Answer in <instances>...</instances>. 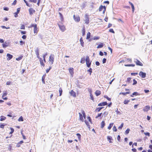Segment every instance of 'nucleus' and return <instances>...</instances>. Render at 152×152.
I'll list each match as a JSON object with an SVG mask.
<instances>
[{
  "mask_svg": "<svg viewBox=\"0 0 152 152\" xmlns=\"http://www.w3.org/2000/svg\"><path fill=\"white\" fill-rule=\"evenodd\" d=\"M69 71L71 74V76L72 77L74 74L73 69V68H70L69 69Z\"/></svg>",
  "mask_w": 152,
  "mask_h": 152,
  "instance_id": "f8f14e48",
  "label": "nucleus"
},
{
  "mask_svg": "<svg viewBox=\"0 0 152 152\" xmlns=\"http://www.w3.org/2000/svg\"><path fill=\"white\" fill-rule=\"evenodd\" d=\"M5 43L6 42H5V43H3L2 44L3 47L4 48H5L7 46V45H6Z\"/></svg>",
  "mask_w": 152,
  "mask_h": 152,
  "instance_id": "ea45409f",
  "label": "nucleus"
},
{
  "mask_svg": "<svg viewBox=\"0 0 152 152\" xmlns=\"http://www.w3.org/2000/svg\"><path fill=\"white\" fill-rule=\"evenodd\" d=\"M59 92L60 93L59 96H60L61 95L62 93V90L61 88H60L59 89Z\"/></svg>",
  "mask_w": 152,
  "mask_h": 152,
  "instance_id": "c756f323",
  "label": "nucleus"
},
{
  "mask_svg": "<svg viewBox=\"0 0 152 152\" xmlns=\"http://www.w3.org/2000/svg\"><path fill=\"white\" fill-rule=\"evenodd\" d=\"M103 10V14H104V12L106 11V7L105 6H103L102 5L100 6L99 8V11H102Z\"/></svg>",
  "mask_w": 152,
  "mask_h": 152,
  "instance_id": "7ed1b4c3",
  "label": "nucleus"
},
{
  "mask_svg": "<svg viewBox=\"0 0 152 152\" xmlns=\"http://www.w3.org/2000/svg\"><path fill=\"white\" fill-rule=\"evenodd\" d=\"M20 28L21 29H25V27L24 25H22L20 27Z\"/></svg>",
  "mask_w": 152,
  "mask_h": 152,
  "instance_id": "a19ab883",
  "label": "nucleus"
},
{
  "mask_svg": "<svg viewBox=\"0 0 152 152\" xmlns=\"http://www.w3.org/2000/svg\"><path fill=\"white\" fill-rule=\"evenodd\" d=\"M44 80H45V77H43V76L42 78V80L43 83L44 84L45 83V81Z\"/></svg>",
  "mask_w": 152,
  "mask_h": 152,
  "instance_id": "13d9d810",
  "label": "nucleus"
},
{
  "mask_svg": "<svg viewBox=\"0 0 152 152\" xmlns=\"http://www.w3.org/2000/svg\"><path fill=\"white\" fill-rule=\"evenodd\" d=\"M130 131V129H126V130L125 131V133L126 134H128L129 133Z\"/></svg>",
  "mask_w": 152,
  "mask_h": 152,
  "instance_id": "49530a36",
  "label": "nucleus"
},
{
  "mask_svg": "<svg viewBox=\"0 0 152 152\" xmlns=\"http://www.w3.org/2000/svg\"><path fill=\"white\" fill-rule=\"evenodd\" d=\"M5 125L3 124H1L0 125V127L1 128H4V126Z\"/></svg>",
  "mask_w": 152,
  "mask_h": 152,
  "instance_id": "774afa93",
  "label": "nucleus"
},
{
  "mask_svg": "<svg viewBox=\"0 0 152 152\" xmlns=\"http://www.w3.org/2000/svg\"><path fill=\"white\" fill-rule=\"evenodd\" d=\"M84 21L85 23L86 24H88L89 23L88 16L87 14H86L85 15Z\"/></svg>",
  "mask_w": 152,
  "mask_h": 152,
  "instance_id": "0eeeda50",
  "label": "nucleus"
},
{
  "mask_svg": "<svg viewBox=\"0 0 152 152\" xmlns=\"http://www.w3.org/2000/svg\"><path fill=\"white\" fill-rule=\"evenodd\" d=\"M129 92H126L125 93H123V92L120 93L119 94H122L124 95H126V94H129Z\"/></svg>",
  "mask_w": 152,
  "mask_h": 152,
  "instance_id": "7c9ffc66",
  "label": "nucleus"
},
{
  "mask_svg": "<svg viewBox=\"0 0 152 152\" xmlns=\"http://www.w3.org/2000/svg\"><path fill=\"white\" fill-rule=\"evenodd\" d=\"M20 31L21 33L22 34H25L26 33V31H22L20 30Z\"/></svg>",
  "mask_w": 152,
  "mask_h": 152,
  "instance_id": "6e6d98bb",
  "label": "nucleus"
},
{
  "mask_svg": "<svg viewBox=\"0 0 152 152\" xmlns=\"http://www.w3.org/2000/svg\"><path fill=\"white\" fill-rule=\"evenodd\" d=\"M86 60L85 57H83L81 59L80 62L82 64H84Z\"/></svg>",
  "mask_w": 152,
  "mask_h": 152,
  "instance_id": "aec40b11",
  "label": "nucleus"
},
{
  "mask_svg": "<svg viewBox=\"0 0 152 152\" xmlns=\"http://www.w3.org/2000/svg\"><path fill=\"white\" fill-rule=\"evenodd\" d=\"M95 94L97 96L101 94V91L98 90H97L95 92Z\"/></svg>",
  "mask_w": 152,
  "mask_h": 152,
  "instance_id": "a211bd4d",
  "label": "nucleus"
},
{
  "mask_svg": "<svg viewBox=\"0 0 152 152\" xmlns=\"http://www.w3.org/2000/svg\"><path fill=\"white\" fill-rule=\"evenodd\" d=\"M12 147V146L11 145H9V146L8 147V148L10 151L11 150Z\"/></svg>",
  "mask_w": 152,
  "mask_h": 152,
  "instance_id": "de8ad7c7",
  "label": "nucleus"
},
{
  "mask_svg": "<svg viewBox=\"0 0 152 152\" xmlns=\"http://www.w3.org/2000/svg\"><path fill=\"white\" fill-rule=\"evenodd\" d=\"M20 11V8H18L17 9V12L14 13V14L15 15L14 16L15 18H17L18 17V14L19 13Z\"/></svg>",
  "mask_w": 152,
  "mask_h": 152,
  "instance_id": "4468645a",
  "label": "nucleus"
},
{
  "mask_svg": "<svg viewBox=\"0 0 152 152\" xmlns=\"http://www.w3.org/2000/svg\"><path fill=\"white\" fill-rule=\"evenodd\" d=\"M139 75L142 78H144L145 77L146 74L145 73L141 71L139 73Z\"/></svg>",
  "mask_w": 152,
  "mask_h": 152,
  "instance_id": "1a4fd4ad",
  "label": "nucleus"
},
{
  "mask_svg": "<svg viewBox=\"0 0 152 152\" xmlns=\"http://www.w3.org/2000/svg\"><path fill=\"white\" fill-rule=\"evenodd\" d=\"M25 44V42H23V41H20V45H22L23 44Z\"/></svg>",
  "mask_w": 152,
  "mask_h": 152,
  "instance_id": "69168bd1",
  "label": "nucleus"
},
{
  "mask_svg": "<svg viewBox=\"0 0 152 152\" xmlns=\"http://www.w3.org/2000/svg\"><path fill=\"white\" fill-rule=\"evenodd\" d=\"M10 129L11 130V132L10 133V134H12L14 132V129L12 128L11 127Z\"/></svg>",
  "mask_w": 152,
  "mask_h": 152,
  "instance_id": "e433bc0d",
  "label": "nucleus"
},
{
  "mask_svg": "<svg viewBox=\"0 0 152 152\" xmlns=\"http://www.w3.org/2000/svg\"><path fill=\"white\" fill-rule=\"evenodd\" d=\"M113 130L114 131L116 132L117 131V129L116 128V127L114 126L113 127Z\"/></svg>",
  "mask_w": 152,
  "mask_h": 152,
  "instance_id": "37998d69",
  "label": "nucleus"
},
{
  "mask_svg": "<svg viewBox=\"0 0 152 152\" xmlns=\"http://www.w3.org/2000/svg\"><path fill=\"white\" fill-rule=\"evenodd\" d=\"M132 12H134V5H132Z\"/></svg>",
  "mask_w": 152,
  "mask_h": 152,
  "instance_id": "338daca9",
  "label": "nucleus"
},
{
  "mask_svg": "<svg viewBox=\"0 0 152 152\" xmlns=\"http://www.w3.org/2000/svg\"><path fill=\"white\" fill-rule=\"evenodd\" d=\"M11 84V82L10 81H8L6 83V84L7 85H10Z\"/></svg>",
  "mask_w": 152,
  "mask_h": 152,
  "instance_id": "5fc2aeb1",
  "label": "nucleus"
},
{
  "mask_svg": "<svg viewBox=\"0 0 152 152\" xmlns=\"http://www.w3.org/2000/svg\"><path fill=\"white\" fill-rule=\"evenodd\" d=\"M73 18L75 21L77 22H78L80 21V18L79 16H75V15H74Z\"/></svg>",
  "mask_w": 152,
  "mask_h": 152,
  "instance_id": "423d86ee",
  "label": "nucleus"
},
{
  "mask_svg": "<svg viewBox=\"0 0 152 152\" xmlns=\"http://www.w3.org/2000/svg\"><path fill=\"white\" fill-rule=\"evenodd\" d=\"M106 59L105 58H104L103 59L102 63L103 64H104L106 63Z\"/></svg>",
  "mask_w": 152,
  "mask_h": 152,
  "instance_id": "864d4df0",
  "label": "nucleus"
},
{
  "mask_svg": "<svg viewBox=\"0 0 152 152\" xmlns=\"http://www.w3.org/2000/svg\"><path fill=\"white\" fill-rule=\"evenodd\" d=\"M29 15L31 16L35 12V11L33 8H30L28 10Z\"/></svg>",
  "mask_w": 152,
  "mask_h": 152,
  "instance_id": "20e7f679",
  "label": "nucleus"
},
{
  "mask_svg": "<svg viewBox=\"0 0 152 152\" xmlns=\"http://www.w3.org/2000/svg\"><path fill=\"white\" fill-rule=\"evenodd\" d=\"M37 26H35V27H34V33L37 34Z\"/></svg>",
  "mask_w": 152,
  "mask_h": 152,
  "instance_id": "412c9836",
  "label": "nucleus"
},
{
  "mask_svg": "<svg viewBox=\"0 0 152 152\" xmlns=\"http://www.w3.org/2000/svg\"><path fill=\"white\" fill-rule=\"evenodd\" d=\"M101 127L102 128H103L105 125V123L104 121H103L101 123Z\"/></svg>",
  "mask_w": 152,
  "mask_h": 152,
  "instance_id": "bb28decb",
  "label": "nucleus"
},
{
  "mask_svg": "<svg viewBox=\"0 0 152 152\" xmlns=\"http://www.w3.org/2000/svg\"><path fill=\"white\" fill-rule=\"evenodd\" d=\"M123 125H124V123H122L121 124V126L118 127V129H122V128L123 126Z\"/></svg>",
  "mask_w": 152,
  "mask_h": 152,
  "instance_id": "4c0bfd02",
  "label": "nucleus"
},
{
  "mask_svg": "<svg viewBox=\"0 0 152 152\" xmlns=\"http://www.w3.org/2000/svg\"><path fill=\"white\" fill-rule=\"evenodd\" d=\"M70 94L74 97L76 96L75 93L74 91L73 90H72L70 92Z\"/></svg>",
  "mask_w": 152,
  "mask_h": 152,
  "instance_id": "f3484780",
  "label": "nucleus"
},
{
  "mask_svg": "<svg viewBox=\"0 0 152 152\" xmlns=\"http://www.w3.org/2000/svg\"><path fill=\"white\" fill-rule=\"evenodd\" d=\"M150 109V107L149 106H146L143 109V110L144 111H147Z\"/></svg>",
  "mask_w": 152,
  "mask_h": 152,
  "instance_id": "ddd939ff",
  "label": "nucleus"
},
{
  "mask_svg": "<svg viewBox=\"0 0 152 152\" xmlns=\"http://www.w3.org/2000/svg\"><path fill=\"white\" fill-rule=\"evenodd\" d=\"M130 102L129 100H125L124 102V104H127L128 103Z\"/></svg>",
  "mask_w": 152,
  "mask_h": 152,
  "instance_id": "c85d7f7f",
  "label": "nucleus"
},
{
  "mask_svg": "<svg viewBox=\"0 0 152 152\" xmlns=\"http://www.w3.org/2000/svg\"><path fill=\"white\" fill-rule=\"evenodd\" d=\"M80 43L81 45V46L83 47H84V42L83 41L82 37L81 38H80Z\"/></svg>",
  "mask_w": 152,
  "mask_h": 152,
  "instance_id": "dca6fc26",
  "label": "nucleus"
},
{
  "mask_svg": "<svg viewBox=\"0 0 152 152\" xmlns=\"http://www.w3.org/2000/svg\"><path fill=\"white\" fill-rule=\"evenodd\" d=\"M82 31V36H84L85 34V29L84 27L83 28Z\"/></svg>",
  "mask_w": 152,
  "mask_h": 152,
  "instance_id": "6ab92c4d",
  "label": "nucleus"
},
{
  "mask_svg": "<svg viewBox=\"0 0 152 152\" xmlns=\"http://www.w3.org/2000/svg\"><path fill=\"white\" fill-rule=\"evenodd\" d=\"M134 62L135 63H136V64L137 65H139L140 66H142L143 64L139 60H137V59H135Z\"/></svg>",
  "mask_w": 152,
  "mask_h": 152,
  "instance_id": "6e6552de",
  "label": "nucleus"
},
{
  "mask_svg": "<svg viewBox=\"0 0 152 152\" xmlns=\"http://www.w3.org/2000/svg\"><path fill=\"white\" fill-rule=\"evenodd\" d=\"M109 31L110 32H111L112 33H114V31H113V29H112V28L110 29L109 30Z\"/></svg>",
  "mask_w": 152,
  "mask_h": 152,
  "instance_id": "4d7b16f0",
  "label": "nucleus"
},
{
  "mask_svg": "<svg viewBox=\"0 0 152 152\" xmlns=\"http://www.w3.org/2000/svg\"><path fill=\"white\" fill-rule=\"evenodd\" d=\"M29 1L31 2L36 3L37 2V0H29Z\"/></svg>",
  "mask_w": 152,
  "mask_h": 152,
  "instance_id": "8fccbe9b",
  "label": "nucleus"
},
{
  "mask_svg": "<svg viewBox=\"0 0 152 152\" xmlns=\"http://www.w3.org/2000/svg\"><path fill=\"white\" fill-rule=\"evenodd\" d=\"M99 37H94L93 38L94 40H97L99 39Z\"/></svg>",
  "mask_w": 152,
  "mask_h": 152,
  "instance_id": "bf43d9fd",
  "label": "nucleus"
},
{
  "mask_svg": "<svg viewBox=\"0 0 152 152\" xmlns=\"http://www.w3.org/2000/svg\"><path fill=\"white\" fill-rule=\"evenodd\" d=\"M35 52L37 55V58H39V50L38 48H37L35 50Z\"/></svg>",
  "mask_w": 152,
  "mask_h": 152,
  "instance_id": "9b49d317",
  "label": "nucleus"
},
{
  "mask_svg": "<svg viewBox=\"0 0 152 152\" xmlns=\"http://www.w3.org/2000/svg\"><path fill=\"white\" fill-rule=\"evenodd\" d=\"M54 56L53 54H51L49 58V61L50 62H51L52 64L53 63L54 60Z\"/></svg>",
  "mask_w": 152,
  "mask_h": 152,
  "instance_id": "f257e3e1",
  "label": "nucleus"
},
{
  "mask_svg": "<svg viewBox=\"0 0 152 152\" xmlns=\"http://www.w3.org/2000/svg\"><path fill=\"white\" fill-rule=\"evenodd\" d=\"M104 44L103 43H101L100 44H99L98 46L97 47L98 48H100L103 47L104 46Z\"/></svg>",
  "mask_w": 152,
  "mask_h": 152,
  "instance_id": "5701e85b",
  "label": "nucleus"
},
{
  "mask_svg": "<svg viewBox=\"0 0 152 152\" xmlns=\"http://www.w3.org/2000/svg\"><path fill=\"white\" fill-rule=\"evenodd\" d=\"M107 104V103L106 102H103L102 103H99L98 104V106H104L106 105Z\"/></svg>",
  "mask_w": 152,
  "mask_h": 152,
  "instance_id": "2eb2a0df",
  "label": "nucleus"
},
{
  "mask_svg": "<svg viewBox=\"0 0 152 152\" xmlns=\"http://www.w3.org/2000/svg\"><path fill=\"white\" fill-rule=\"evenodd\" d=\"M80 119L82 121V122H83L84 121L82 115L80 113H79Z\"/></svg>",
  "mask_w": 152,
  "mask_h": 152,
  "instance_id": "4be33fe9",
  "label": "nucleus"
},
{
  "mask_svg": "<svg viewBox=\"0 0 152 152\" xmlns=\"http://www.w3.org/2000/svg\"><path fill=\"white\" fill-rule=\"evenodd\" d=\"M144 134L146 135H147L148 136H150V133L149 132L144 133Z\"/></svg>",
  "mask_w": 152,
  "mask_h": 152,
  "instance_id": "0e129e2a",
  "label": "nucleus"
},
{
  "mask_svg": "<svg viewBox=\"0 0 152 152\" xmlns=\"http://www.w3.org/2000/svg\"><path fill=\"white\" fill-rule=\"evenodd\" d=\"M6 119V117L3 116H1V118L0 119V121H4Z\"/></svg>",
  "mask_w": 152,
  "mask_h": 152,
  "instance_id": "393cba45",
  "label": "nucleus"
},
{
  "mask_svg": "<svg viewBox=\"0 0 152 152\" xmlns=\"http://www.w3.org/2000/svg\"><path fill=\"white\" fill-rule=\"evenodd\" d=\"M23 1L26 4V5L28 7H30V6L29 5V4L28 3V2L26 1V0H23Z\"/></svg>",
  "mask_w": 152,
  "mask_h": 152,
  "instance_id": "3c124183",
  "label": "nucleus"
},
{
  "mask_svg": "<svg viewBox=\"0 0 152 152\" xmlns=\"http://www.w3.org/2000/svg\"><path fill=\"white\" fill-rule=\"evenodd\" d=\"M35 26H37V25L36 24H31L30 26V27H35Z\"/></svg>",
  "mask_w": 152,
  "mask_h": 152,
  "instance_id": "e2e57ef3",
  "label": "nucleus"
},
{
  "mask_svg": "<svg viewBox=\"0 0 152 152\" xmlns=\"http://www.w3.org/2000/svg\"><path fill=\"white\" fill-rule=\"evenodd\" d=\"M58 25L60 28V29L61 30L62 32L64 31L66 29L65 26L64 25L61 26V25H60L59 24H58Z\"/></svg>",
  "mask_w": 152,
  "mask_h": 152,
  "instance_id": "39448f33",
  "label": "nucleus"
},
{
  "mask_svg": "<svg viewBox=\"0 0 152 152\" xmlns=\"http://www.w3.org/2000/svg\"><path fill=\"white\" fill-rule=\"evenodd\" d=\"M39 59L40 63V64H41V65H42L43 66H44L45 64L44 63H43V60L41 58H40Z\"/></svg>",
  "mask_w": 152,
  "mask_h": 152,
  "instance_id": "b1692460",
  "label": "nucleus"
},
{
  "mask_svg": "<svg viewBox=\"0 0 152 152\" xmlns=\"http://www.w3.org/2000/svg\"><path fill=\"white\" fill-rule=\"evenodd\" d=\"M82 113L83 114V117L84 119L86 118V115L85 113L84 112V111H82Z\"/></svg>",
  "mask_w": 152,
  "mask_h": 152,
  "instance_id": "c9c22d12",
  "label": "nucleus"
},
{
  "mask_svg": "<svg viewBox=\"0 0 152 152\" xmlns=\"http://www.w3.org/2000/svg\"><path fill=\"white\" fill-rule=\"evenodd\" d=\"M137 95H138V93H137V92H134L133 93L132 95H131V96L132 97V96H133V95L137 96Z\"/></svg>",
  "mask_w": 152,
  "mask_h": 152,
  "instance_id": "f704fd0d",
  "label": "nucleus"
},
{
  "mask_svg": "<svg viewBox=\"0 0 152 152\" xmlns=\"http://www.w3.org/2000/svg\"><path fill=\"white\" fill-rule=\"evenodd\" d=\"M1 27L3 28H6V29H10V27H6L5 26H1Z\"/></svg>",
  "mask_w": 152,
  "mask_h": 152,
  "instance_id": "79ce46f5",
  "label": "nucleus"
},
{
  "mask_svg": "<svg viewBox=\"0 0 152 152\" xmlns=\"http://www.w3.org/2000/svg\"><path fill=\"white\" fill-rule=\"evenodd\" d=\"M104 97L106 98L108 100L110 101L111 100V99L109 98L107 96H104Z\"/></svg>",
  "mask_w": 152,
  "mask_h": 152,
  "instance_id": "c03bdc74",
  "label": "nucleus"
},
{
  "mask_svg": "<svg viewBox=\"0 0 152 152\" xmlns=\"http://www.w3.org/2000/svg\"><path fill=\"white\" fill-rule=\"evenodd\" d=\"M133 85H134L137 83V82L135 79H133Z\"/></svg>",
  "mask_w": 152,
  "mask_h": 152,
  "instance_id": "09e8293b",
  "label": "nucleus"
},
{
  "mask_svg": "<svg viewBox=\"0 0 152 152\" xmlns=\"http://www.w3.org/2000/svg\"><path fill=\"white\" fill-rule=\"evenodd\" d=\"M99 54L101 56H103V53L101 51H100L99 52Z\"/></svg>",
  "mask_w": 152,
  "mask_h": 152,
  "instance_id": "680f3d73",
  "label": "nucleus"
},
{
  "mask_svg": "<svg viewBox=\"0 0 152 152\" xmlns=\"http://www.w3.org/2000/svg\"><path fill=\"white\" fill-rule=\"evenodd\" d=\"M22 58V57H20L16 58V59L17 61H20Z\"/></svg>",
  "mask_w": 152,
  "mask_h": 152,
  "instance_id": "a18cd8bd",
  "label": "nucleus"
},
{
  "mask_svg": "<svg viewBox=\"0 0 152 152\" xmlns=\"http://www.w3.org/2000/svg\"><path fill=\"white\" fill-rule=\"evenodd\" d=\"M91 33L90 32H88L87 34L86 39H88L90 37Z\"/></svg>",
  "mask_w": 152,
  "mask_h": 152,
  "instance_id": "a878e982",
  "label": "nucleus"
},
{
  "mask_svg": "<svg viewBox=\"0 0 152 152\" xmlns=\"http://www.w3.org/2000/svg\"><path fill=\"white\" fill-rule=\"evenodd\" d=\"M86 61L87 66L88 67H89L91 64V62H90V60L88 56L86 57Z\"/></svg>",
  "mask_w": 152,
  "mask_h": 152,
  "instance_id": "f03ea898",
  "label": "nucleus"
},
{
  "mask_svg": "<svg viewBox=\"0 0 152 152\" xmlns=\"http://www.w3.org/2000/svg\"><path fill=\"white\" fill-rule=\"evenodd\" d=\"M103 108V107H100L96 108V110L98 112H99L101 109Z\"/></svg>",
  "mask_w": 152,
  "mask_h": 152,
  "instance_id": "2f4dec72",
  "label": "nucleus"
},
{
  "mask_svg": "<svg viewBox=\"0 0 152 152\" xmlns=\"http://www.w3.org/2000/svg\"><path fill=\"white\" fill-rule=\"evenodd\" d=\"M7 60L8 61L10 60L13 57V56L10 54L9 53L7 54Z\"/></svg>",
  "mask_w": 152,
  "mask_h": 152,
  "instance_id": "9d476101",
  "label": "nucleus"
},
{
  "mask_svg": "<svg viewBox=\"0 0 152 152\" xmlns=\"http://www.w3.org/2000/svg\"><path fill=\"white\" fill-rule=\"evenodd\" d=\"M18 121H23V119L22 116H20L18 119Z\"/></svg>",
  "mask_w": 152,
  "mask_h": 152,
  "instance_id": "58836bf2",
  "label": "nucleus"
},
{
  "mask_svg": "<svg viewBox=\"0 0 152 152\" xmlns=\"http://www.w3.org/2000/svg\"><path fill=\"white\" fill-rule=\"evenodd\" d=\"M87 71L90 72V75H91L92 72V69L91 68H90Z\"/></svg>",
  "mask_w": 152,
  "mask_h": 152,
  "instance_id": "603ef678",
  "label": "nucleus"
},
{
  "mask_svg": "<svg viewBox=\"0 0 152 152\" xmlns=\"http://www.w3.org/2000/svg\"><path fill=\"white\" fill-rule=\"evenodd\" d=\"M102 113H99L98 114L97 116H96V118H97L98 117H100L101 116Z\"/></svg>",
  "mask_w": 152,
  "mask_h": 152,
  "instance_id": "052dcab7",
  "label": "nucleus"
},
{
  "mask_svg": "<svg viewBox=\"0 0 152 152\" xmlns=\"http://www.w3.org/2000/svg\"><path fill=\"white\" fill-rule=\"evenodd\" d=\"M113 123H111L110 124L109 126L107 128L109 129H111L112 127L113 126Z\"/></svg>",
  "mask_w": 152,
  "mask_h": 152,
  "instance_id": "cd10ccee",
  "label": "nucleus"
},
{
  "mask_svg": "<svg viewBox=\"0 0 152 152\" xmlns=\"http://www.w3.org/2000/svg\"><path fill=\"white\" fill-rule=\"evenodd\" d=\"M107 139L108 140H110L109 142L111 143V142L110 141V140L112 139V137L110 136H108L107 137Z\"/></svg>",
  "mask_w": 152,
  "mask_h": 152,
  "instance_id": "473e14b6",
  "label": "nucleus"
},
{
  "mask_svg": "<svg viewBox=\"0 0 152 152\" xmlns=\"http://www.w3.org/2000/svg\"><path fill=\"white\" fill-rule=\"evenodd\" d=\"M7 95V93L6 91H4L3 92V94L2 96V98H3V97H4L5 96H6Z\"/></svg>",
  "mask_w": 152,
  "mask_h": 152,
  "instance_id": "72a5a7b5",
  "label": "nucleus"
}]
</instances>
